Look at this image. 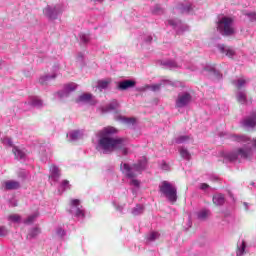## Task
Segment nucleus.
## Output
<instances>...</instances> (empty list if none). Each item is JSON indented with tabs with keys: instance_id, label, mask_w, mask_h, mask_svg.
<instances>
[{
	"instance_id": "obj_1",
	"label": "nucleus",
	"mask_w": 256,
	"mask_h": 256,
	"mask_svg": "<svg viewBox=\"0 0 256 256\" xmlns=\"http://www.w3.org/2000/svg\"><path fill=\"white\" fill-rule=\"evenodd\" d=\"M115 134H117V129L113 126L104 127L96 132L92 139L96 151L104 155H109L113 151H120L122 155H129V140L113 138Z\"/></svg>"
},
{
	"instance_id": "obj_2",
	"label": "nucleus",
	"mask_w": 256,
	"mask_h": 256,
	"mask_svg": "<svg viewBox=\"0 0 256 256\" xmlns=\"http://www.w3.org/2000/svg\"><path fill=\"white\" fill-rule=\"evenodd\" d=\"M230 139L232 141H236V143H240L243 147H240L231 152H226L224 154V159L226 161L234 162L241 161V159H249L251 155H253V151H256V139H250L247 135H230Z\"/></svg>"
},
{
	"instance_id": "obj_3",
	"label": "nucleus",
	"mask_w": 256,
	"mask_h": 256,
	"mask_svg": "<svg viewBox=\"0 0 256 256\" xmlns=\"http://www.w3.org/2000/svg\"><path fill=\"white\" fill-rule=\"evenodd\" d=\"M147 169V158L143 157L133 164L122 162L120 164V171L128 180L131 187L139 189L141 187V180L137 179L143 171Z\"/></svg>"
},
{
	"instance_id": "obj_4",
	"label": "nucleus",
	"mask_w": 256,
	"mask_h": 256,
	"mask_svg": "<svg viewBox=\"0 0 256 256\" xmlns=\"http://www.w3.org/2000/svg\"><path fill=\"white\" fill-rule=\"evenodd\" d=\"M216 29L223 37L235 35V18L231 16H219L216 22Z\"/></svg>"
},
{
	"instance_id": "obj_5",
	"label": "nucleus",
	"mask_w": 256,
	"mask_h": 256,
	"mask_svg": "<svg viewBox=\"0 0 256 256\" xmlns=\"http://www.w3.org/2000/svg\"><path fill=\"white\" fill-rule=\"evenodd\" d=\"M159 191L162 197H165L169 203H177V187L169 182L162 181L159 185Z\"/></svg>"
},
{
	"instance_id": "obj_6",
	"label": "nucleus",
	"mask_w": 256,
	"mask_h": 256,
	"mask_svg": "<svg viewBox=\"0 0 256 256\" xmlns=\"http://www.w3.org/2000/svg\"><path fill=\"white\" fill-rule=\"evenodd\" d=\"M67 9V4L61 2L58 4H52V5H47L43 9V15L47 17L50 21H55L63 15V12Z\"/></svg>"
},
{
	"instance_id": "obj_7",
	"label": "nucleus",
	"mask_w": 256,
	"mask_h": 256,
	"mask_svg": "<svg viewBox=\"0 0 256 256\" xmlns=\"http://www.w3.org/2000/svg\"><path fill=\"white\" fill-rule=\"evenodd\" d=\"M69 213L72 217H75L78 221H83L85 219V208L81 205V200L71 199Z\"/></svg>"
},
{
	"instance_id": "obj_8",
	"label": "nucleus",
	"mask_w": 256,
	"mask_h": 256,
	"mask_svg": "<svg viewBox=\"0 0 256 256\" xmlns=\"http://www.w3.org/2000/svg\"><path fill=\"white\" fill-rule=\"evenodd\" d=\"M163 65L168 69H188L189 71H196L197 67L191 62H184L183 60H166Z\"/></svg>"
},
{
	"instance_id": "obj_9",
	"label": "nucleus",
	"mask_w": 256,
	"mask_h": 256,
	"mask_svg": "<svg viewBox=\"0 0 256 256\" xmlns=\"http://www.w3.org/2000/svg\"><path fill=\"white\" fill-rule=\"evenodd\" d=\"M193 101V96L189 92H180L175 100L176 109H185Z\"/></svg>"
},
{
	"instance_id": "obj_10",
	"label": "nucleus",
	"mask_w": 256,
	"mask_h": 256,
	"mask_svg": "<svg viewBox=\"0 0 256 256\" xmlns=\"http://www.w3.org/2000/svg\"><path fill=\"white\" fill-rule=\"evenodd\" d=\"M2 143L6 147H13L12 151H13V154L15 155L16 159H25V152L23 150L19 149V147L14 146L13 140L11 138H9V137L3 138Z\"/></svg>"
},
{
	"instance_id": "obj_11",
	"label": "nucleus",
	"mask_w": 256,
	"mask_h": 256,
	"mask_svg": "<svg viewBox=\"0 0 256 256\" xmlns=\"http://www.w3.org/2000/svg\"><path fill=\"white\" fill-rule=\"evenodd\" d=\"M168 25L176 31L177 35H181V33L189 31V26H187V24H183L179 19L168 20Z\"/></svg>"
},
{
	"instance_id": "obj_12",
	"label": "nucleus",
	"mask_w": 256,
	"mask_h": 256,
	"mask_svg": "<svg viewBox=\"0 0 256 256\" xmlns=\"http://www.w3.org/2000/svg\"><path fill=\"white\" fill-rule=\"evenodd\" d=\"M61 179V169L57 165L52 164L49 168V182L51 185L57 183Z\"/></svg>"
},
{
	"instance_id": "obj_13",
	"label": "nucleus",
	"mask_w": 256,
	"mask_h": 256,
	"mask_svg": "<svg viewBox=\"0 0 256 256\" xmlns=\"http://www.w3.org/2000/svg\"><path fill=\"white\" fill-rule=\"evenodd\" d=\"M85 137H87V131L84 129L71 130L67 134L68 141H79Z\"/></svg>"
},
{
	"instance_id": "obj_14",
	"label": "nucleus",
	"mask_w": 256,
	"mask_h": 256,
	"mask_svg": "<svg viewBox=\"0 0 256 256\" xmlns=\"http://www.w3.org/2000/svg\"><path fill=\"white\" fill-rule=\"evenodd\" d=\"M77 89V84H75L74 82L68 83L64 86V89L59 91L57 93L58 97H60V99H63V97H68L69 93H73V91H75Z\"/></svg>"
},
{
	"instance_id": "obj_15",
	"label": "nucleus",
	"mask_w": 256,
	"mask_h": 256,
	"mask_svg": "<svg viewBox=\"0 0 256 256\" xmlns=\"http://www.w3.org/2000/svg\"><path fill=\"white\" fill-rule=\"evenodd\" d=\"M217 49L219 53L225 55L226 57H229L230 59H233V57H235V50L229 46H225L224 44H218Z\"/></svg>"
},
{
	"instance_id": "obj_16",
	"label": "nucleus",
	"mask_w": 256,
	"mask_h": 256,
	"mask_svg": "<svg viewBox=\"0 0 256 256\" xmlns=\"http://www.w3.org/2000/svg\"><path fill=\"white\" fill-rule=\"evenodd\" d=\"M57 71H59V66H54L53 74H47V75L41 76L38 80L40 85H47L49 81H53V79H56Z\"/></svg>"
},
{
	"instance_id": "obj_17",
	"label": "nucleus",
	"mask_w": 256,
	"mask_h": 256,
	"mask_svg": "<svg viewBox=\"0 0 256 256\" xmlns=\"http://www.w3.org/2000/svg\"><path fill=\"white\" fill-rule=\"evenodd\" d=\"M137 85L135 80L127 79L118 82V89L119 91H127V89H133Z\"/></svg>"
},
{
	"instance_id": "obj_18",
	"label": "nucleus",
	"mask_w": 256,
	"mask_h": 256,
	"mask_svg": "<svg viewBox=\"0 0 256 256\" xmlns=\"http://www.w3.org/2000/svg\"><path fill=\"white\" fill-rule=\"evenodd\" d=\"M243 127L246 129H253V127H256V113L251 114L247 118H245L242 122Z\"/></svg>"
},
{
	"instance_id": "obj_19",
	"label": "nucleus",
	"mask_w": 256,
	"mask_h": 256,
	"mask_svg": "<svg viewBox=\"0 0 256 256\" xmlns=\"http://www.w3.org/2000/svg\"><path fill=\"white\" fill-rule=\"evenodd\" d=\"M76 102L78 103H89L90 105H95V100L93 99V94L84 93L80 95Z\"/></svg>"
},
{
	"instance_id": "obj_20",
	"label": "nucleus",
	"mask_w": 256,
	"mask_h": 256,
	"mask_svg": "<svg viewBox=\"0 0 256 256\" xmlns=\"http://www.w3.org/2000/svg\"><path fill=\"white\" fill-rule=\"evenodd\" d=\"M27 103L30 107H36V109H41V107H43V100L38 96H30Z\"/></svg>"
},
{
	"instance_id": "obj_21",
	"label": "nucleus",
	"mask_w": 256,
	"mask_h": 256,
	"mask_svg": "<svg viewBox=\"0 0 256 256\" xmlns=\"http://www.w3.org/2000/svg\"><path fill=\"white\" fill-rule=\"evenodd\" d=\"M2 187L5 191H13L15 189H19L20 184L15 180H8L2 183Z\"/></svg>"
},
{
	"instance_id": "obj_22",
	"label": "nucleus",
	"mask_w": 256,
	"mask_h": 256,
	"mask_svg": "<svg viewBox=\"0 0 256 256\" xmlns=\"http://www.w3.org/2000/svg\"><path fill=\"white\" fill-rule=\"evenodd\" d=\"M180 13H191L193 11V4L189 1H185L177 6Z\"/></svg>"
},
{
	"instance_id": "obj_23",
	"label": "nucleus",
	"mask_w": 256,
	"mask_h": 256,
	"mask_svg": "<svg viewBox=\"0 0 256 256\" xmlns=\"http://www.w3.org/2000/svg\"><path fill=\"white\" fill-rule=\"evenodd\" d=\"M211 215V211L208 209H202L197 212V219L199 221H207L209 219V216Z\"/></svg>"
},
{
	"instance_id": "obj_24",
	"label": "nucleus",
	"mask_w": 256,
	"mask_h": 256,
	"mask_svg": "<svg viewBox=\"0 0 256 256\" xmlns=\"http://www.w3.org/2000/svg\"><path fill=\"white\" fill-rule=\"evenodd\" d=\"M245 249H247V244L245 243V241H239L237 244L236 256H244Z\"/></svg>"
},
{
	"instance_id": "obj_25",
	"label": "nucleus",
	"mask_w": 256,
	"mask_h": 256,
	"mask_svg": "<svg viewBox=\"0 0 256 256\" xmlns=\"http://www.w3.org/2000/svg\"><path fill=\"white\" fill-rule=\"evenodd\" d=\"M191 141H193V139H191L188 135H181L174 139V143L177 145H181L183 143H191Z\"/></svg>"
},
{
	"instance_id": "obj_26",
	"label": "nucleus",
	"mask_w": 256,
	"mask_h": 256,
	"mask_svg": "<svg viewBox=\"0 0 256 256\" xmlns=\"http://www.w3.org/2000/svg\"><path fill=\"white\" fill-rule=\"evenodd\" d=\"M144 211H145V206H143L141 204H137L134 208H132L131 214L134 217H137L139 215H143Z\"/></svg>"
},
{
	"instance_id": "obj_27",
	"label": "nucleus",
	"mask_w": 256,
	"mask_h": 256,
	"mask_svg": "<svg viewBox=\"0 0 256 256\" xmlns=\"http://www.w3.org/2000/svg\"><path fill=\"white\" fill-rule=\"evenodd\" d=\"M236 99L238 103H241V105H245L247 103V94L245 91L239 90L236 94Z\"/></svg>"
},
{
	"instance_id": "obj_28",
	"label": "nucleus",
	"mask_w": 256,
	"mask_h": 256,
	"mask_svg": "<svg viewBox=\"0 0 256 256\" xmlns=\"http://www.w3.org/2000/svg\"><path fill=\"white\" fill-rule=\"evenodd\" d=\"M69 189H71V184L69 183V180H62L58 187L59 193H65V191H69Z\"/></svg>"
},
{
	"instance_id": "obj_29",
	"label": "nucleus",
	"mask_w": 256,
	"mask_h": 256,
	"mask_svg": "<svg viewBox=\"0 0 256 256\" xmlns=\"http://www.w3.org/2000/svg\"><path fill=\"white\" fill-rule=\"evenodd\" d=\"M214 205L221 206L225 204V196L223 194H215L213 196Z\"/></svg>"
},
{
	"instance_id": "obj_30",
	"label": "nucleus",
	"mask_w": 256,
	"mask_h": 256,
	"mask_svg": "<svg viewBox=\"0 0 256 256\" xmlns=\"http://www.w3.org/2000/svg\"><path fill=\"white\" fill-rule=\"evenodd\" d=\"M121 123H124V125H128V127H133L135 123H137V120L135 118H129L125 116L120 117Z\"/></svg>"
},
{
	"instance_id": "obj_31",
	"label": "nucleus",
	"mask_w": 256,
	"mask_h": 256,
	"mask_svg": "<svg viewBox=\"0 0 256 256\" xmlns=\"http://www.w3.org/2000/svg\"><path fill=\"white\" fill-rule=\"evenodd\" d=\"M243 15L246 17L249 23H256V12L253 11H245Z\"/></svg>"
},
{
	"instance_id": "obj_32",
	"label": "nucleus",
	"mask_w": 256,
	"mask_h": 256,
	"mask_svg": "<svg viewBox=\"0 0 256 256\" xmlns=\"http://www.w3.org/2000/svg\"><path fill=\"white\" fill-rule=\"evenodd\" d=\"M161 89V84L145 85L139 89V91H159Z\"/></svg>"
},
{
	"instance_id": "obj_33",
	"label": "nucleus",
	"mask_w": 256,
	"mask_h": 256,
	"mask_svg": "<svg viewBox=\"0 0 256 256\" xmlns=\"http://www.w3.org/2000/svg\"><path fill=\"white\" fill-rule=\"evenodd\" d=\"M39 233H41V229L39 227H34L29 230L27 239H35Z\"/></svg>"
},
{
	"instance_id": "obj_34",
	"label": "nucleus",
	"mask_w": 256,
	"mask_h": 256,
	"mask_svg": "<svg viewBox=\"0 0 256 256\" xmlns=\"http://www.w3.org/2000/svg\"><path fill=\"white\" fill-rule=\"evenodd\" d=\"M179 153H180L182 159H186V161H189V159H191V153L189 152V150H187V148L180 147Z\"/></svg>"
},
{
	"instance_id": "obj_35",
	"label": "nucleus",
	"mask_w": 256,
	"mask_h": 256,
	"mask_svg": "<svg viewBox=\"0 0 256 256\" xmlns=\"http://www.w3.org/2000/svg\"><path fill=\"white\" fill-rule=\"evenodd\" d=\"M233 85H235L237 89L241 90L243 87H245V85H247V80L245 78H239L233 81Z\"/></svg>"
},
{
	"instance_id": "obj_36",
	"label": "nucleus",
	"mask_w": 256,
	"mask_h": 256,
	"mask_svg": "<svg viewBox=\"0 0 256 256\" xmlns=\"http://www.w3.org/2000/svg\"><path fill=\"white\" fill-rule=\"evenodd\" d=\"M37 217H39L38 211L32 213L27 217V219L24 220L25 225H31V223H35V219H37Z\"/></svg>"
},
{
	"instance_id": "obj_37",
	"label": "nucleus",
	"mask_w": 256,
	"mask_h": 256,
	"mask_svg": "<svg viewBox=\"0 0 256 256\" xmlns=\"http://www.w3.org/2000/svg\"><path fill=\"white\" fill-rule=\"evenodd\" d=\"M119 107L117 100H112L105 108L104 111H115Z\"/></svg>"
},
{
	"instance_id": "obj_38",
	"label": "nucleus",
	"mask_w": 256,
	"mask_h": 256,
	"mask_svg": "<svg viewBox=\"0 0 256 256\" xmlns=\"http://www.w3.org/2000/svg\"><path fill=\"white\" fill-rule=\"evenodd\" d=\"M110 83H111V79L99 80L98 89H100V91H103V89H107L109 87Z\"/></svg>"
},
{
	"instance_id": "obj_39",
	"label": "nucleus",
	"mask_w": 256,
	"mask_h": 256,
	"mask_svg": "<svg viewBox=\"0 0 256 256\" xmlns=\"http://www.w3.org/2000/svg\"><path fill=\"white\" fill-rule=\"evenodd\" d=\"M8 221H10L11 223H21V215L11 214L8 216Z\"/></svg>"
},
{
	"instance_id": "obj_40",
	"label": "nucleus",
	"mask_w": 256,
	"mask_h": 256,
	"mask_svg": "<svg viewBox=\"0 0 256 256\" xmlns=\"http://www.w3.org/2000/svg\"><path fill=\"white\" fill-rule=\"evenodd\" d=\"M113 207H115L116 211H118L119 213H123V210L125 209V204H119V202L117 201H113L112 202Z\"/></svg>"
},
{
	"instance_id": "obj_41",
	"label": "nucleus",
	"mask_w": 256,
	"mask_h": 256,
	"mask_svg": "<svg viewBox=\"0 0 256 256\" xmlns=\"http://www.w3.org/2000/svg\"><path fill=\"white\" fill-rule=\"evenodd\" d=\"M143 43H146V44H149L151 43V41H153V36L151 34H144L142 37H141Z\"/></svg>"
},
{
	"instance_id": "obj_42",
	"label": "nucleus",
	"mask_w": 256,
	"mask_h": 256,
	"mask_svg": "<svg viewBox=\"0 0 256 256\" xmlns=\"http://www.w3.org/2000/svg\"><path fill=\"white\" fill-rule=\"evenodd\" d=\"M204 71H208L209 73H213V75H216V77H221V74H219V72H217V70H215V68L211 67V66H206L204 68Z\"/></svg>"
},
{
	"instance_id": "obj_43",
	"label": "nucleus",
	"mask_w": 256,
	"mask_h": 256,
	"mask_svg": "<svg viewBox=\"0 0 256 256\" xmlns=\"http://www.w3.org/2000/svg\"><path fill=\"white\" fill-rule=\"evenodd\" d=\"M156 239H159V234L157 232H151L147 236V241H149V242L156 241Z\"/></svg>"
},
{
	"instance_id": "obj_44",
	"label": "nucleus",
	"mask_w": 256,
	"mask_h": 256,
	"mask_svg": "<svg viewBox=\"0 0 256 256\" xmlns=\"http://www.w3.org/2000/svg\"><path fill=\"white\" fill-rule=\"evenodd\" d=\"M56 235L59 237V239H65L66 232L63 230V228L58 227L56 229Z\"/></svg>"
},
{
	"instance_id": "obj_45",
	"label": "nucleus",
	"mask_w": 256,
	"mask_h": 256,
	"mask_svg": "<svg viewBox=\"0 0 256 256\" xmlns=\"http://www.w3.org/2000/svg\"><path fill=\"white\" fill-rule=\"evenodd\" d=\"M90 39L91 37L89 36V34H85V33L80 34V40L82 43H89Z\"/></svg>"
},
{
	"instance_id": "obj_46",
	"label": "nucleus",
	"mask_w": 256,
	"mask_h": 256,
	"mask_svg": "<svg viewBox=\"0 0 256 256\" xmlns=\"http://www.w3.org/2000/svg\"><path fill=\"white\" fill-rule=\"evenodd\" d=\"M9 235V229L5 226H0V237H7Z\"/></svg>"
},
{
	"instance_id": "obj_47",
	"label": "nucleus",
	"mask_w": 256,
	"mask_h": 256,
	"mask_svg": "<svg viewBox=\"0 0 256 256\" xmlns=\"http://www.w3.org/2000/svg\"><path fill=\"white\" fill-rule=\"evenodd\" d=\"M83 59H85V55H84L83 53L79 52V53L76 55V61H77V63H80V65H82Z\"/></svg>"
},
{
	"instance_id": "obj_48",
	"label": "nucleus",
	"mask_w": 256,
	"mask_h": 256,
	"mask_svg": "<svg viewBox=\"0 0 256 256\" xmlns=\"http://www.w3.org/2000/svg\"><path fill=\"white\" fill-rule=\"evenodd\" d=\"M160 167L163 171H169L171 169V167L169 166V164H167V162L162 161L160 163Z\"/></svg>"
},
{
	"instance_id": "obj_49",
	"label": "nucleus",
	"mask_w": 256,
	"mask_h": 256,
	"mask_svg": "<svg viewBox=\"0 0 256 256\" xmlns=\"http://www.w3.org/2000/svg\"><path fill=\"white\" fill-rule=\"evenodd\" d=\"M152 13H154L155 15H159L160 13H163V10H161V6L156 5L152 10Z\"/></svg>"
},
{
	"instance_id": "obj_50",
	"label": "nucleus",
	"mask_w": 256,
	"mask_h": 256,
	"mask_svg": "<svg viewBox=\"0 0 256 256\" xmlns=\"http://www.w3.org/2000/svg\"><path fill=\"white\" fill-rule=\"evenodd\" d=\"M199 189H201V191H207L209 189V184L202 183L199 185Z\"/></svg>"
},
{
	"instance_id": "obj_51",
	"label": "nucleus",
	"mask_w": 256,
	"mask_h": 256,
	"mask_svg": "<svg viewBox=\"0 0 256 256\" xmlns=\"http://www.w3.org/2000/svg\"><path fill=\"white\" fill-rule=\"evenodd\" d=\"M10 206H11V207H17V200L12 199V200L10 201Z\"/></svg>"
},
{
	"instance_id": "obj_52",
	"label": "nucleus",
	"mask_w": 256,
	"mask_h": 256,
	"mask_svg": "<svg viewBox=\"0 0 256 256\" xmlns=\"http://www.w3.org/2000/svg\"><path fill=\"white\" fill-rule=\"evenodd\" d=\"M92 3H103V0H90Z\"/></svg>"
},
{
	"instance_id": "obj_53",
	"label": "nucleus",
	"mask_w": 256,
	"mask_h": 256,
	"mask_svg": "<svg viewBox=\"0 0 256 256\" xmlns=\"http://www.w3.org/2000/svg\"><path fill=\"white\" fill-rule=\"evenodd\" d=\"M244 207H245L246 211H249V204L247 202H244Z\"/></svg>"
},
{
	"instance_id": "obj_54",
	"label": "nucleus",
	"mask_w": 256,
	"mask_h": 256,
	"mask_svg": "<svg viewBox=\"0 0 256 256\" xmlns=\"http://www.w3.org/2000/svg\"><path fill=\"white\" fill-rule=\"evenodd\" d=\"M191 225H192V223H191L190 220H189V226H188V227H191Z\"/></svg>"
}]
</instances>
